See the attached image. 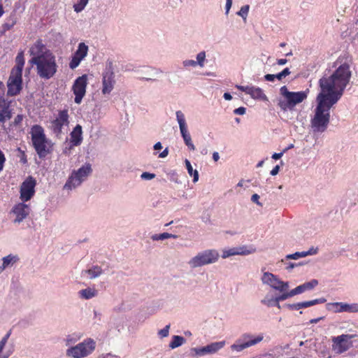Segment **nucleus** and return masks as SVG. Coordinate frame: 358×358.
I'll list each match as a JSON object with an SVG mask.
<instances>
[{"instance_id": "1", "label": "nucleus", "mask_w": 358, "mask_h": 358, "mask_svg": "<svg viewBox=\"0 0 358 358\" xmlns=\"http://www.w3.org/2000/svg\"><path fill=\"white\" fill-rule=\"evenodd\" d=\"M351 71L349 64H341L331 75H324L319 80L320 92L317 96V106L311 120L313 132H324L329 123L330 109L343 94L350 82Z\"/></svg>"}, {"instance_id": "2", "label": "nucleus", "mask_w": 358, "mask_h": 358, "mask_svg": "<svg viewBox=\"0 0 358 358\" xmlns=\"http://www.w3.org/2000/svg\"><path fill=\"white\" fill-rule=\"evenodd\" d=\"M33 146L39 158L43 159L51 152V142L46 138L43 128L38 124L31 129Z\"/></svg>"}, {"instance_id": "3", "label": "nucleus", "mask_w": 358, "mask_h": 358, "mask_svg": "<svg viewBox=\"0 0 358 358\" xmlns=\"http://www.w3.org/2000/svg\"><path fill=\"white\" fill-rule=\"evenodd\" d=\"M280 93L283 99L279 100L278 105L283 111L293 110L296 105L303 102L307 98L305 92H289L286 86L280 87Z\"/></svg>"}, {"instance_id": "4", "label": "nucleus", "mask_w": 358, "mask_h": 358, "mask_svg": "<svg viewBox=\"0 0 358 358\" xmlns=\"http://www.w3.org/2000/svg\"><path fill=\"white\" fill-rule=\"evenodd\" d=\"M32 64L36 65L37 74L43 79L52 78L57 71L55 56L52 54L45 55L43 58L36 60Z\"/></svg>"}, {"instance_id": "5", "label": "nucleus", "mask_w": 358, "mask_h": 358, "mask_svg": "<svg viewBox=\"0 0 358 358\" xmlns=\"http://www.w3.org/2000/svg\"><path fill=\"white\" fill-rule=\"evenodd\" d=\"M92 169L90 164H85L78 170H73L69 176L63 189L71 191L79 187L92 174Z\"/></svg>"}, {"instance_id": "6", "label": "nucleus", "mask_w": 358, "mask_h": 358, "mask_svg": "<svg viewBox=\"0 0 358 358\" xmlns=\"http://www.w3.org/2000/svg\"><path fill=\"white\" fill-rule=\"evenodd\" d=\"M96 341L87 338L77 345L69 348L66 351V355L71 358H85L92 354L96 348Z\"/></svg>"}, {"instance_id": "7", "label": "nucleus", "mask_w": 358, "mask_h": 358, "mask_svg": "<svg viewBox=\"0 0 358 358\" xmlns=\"http://www.w3.org/2000/svg\"><path fill=\"white\" fill-rule=\"evenodd\" d=\"M220 255L217 250L214 249L206 250L198 252L187 262L192 269L206 265L212 264L217 262Z\"/></svg>"}, {"instance_id": "8", "label": "nucleus", "mask_w": 358, "mask_h": 358, "mask_svg": "<svg viewBox=\"0 0 358 358\" xmlns=\"http://www.w3.org/2000/svg\"><path fill=\"white\" fill-rule=\"evenodd\" d=\"M69 118L68 110L65 109L59 110L57 117L50 122V129L57 138H61L64 127L69 124Z\"/></svg>"}, {"instance_id": "9", "label": "nucleus", "mask_w": 358, "mask_h": 358, "mask_svg": "<svg viewBox=\"0 0 358 358\" xmlns=\"http://www.w3.org/2000/svg\"><path fill=\"white\" fill-rule=\"evenodd\" d=\"M176 115L184 143L190 150L194 151L196 150V147L192 143L191 135L188 131L184 113L181 110H178L176 113Z\"/></svg>"}, {"instance_id": "10", "label": "nucleus", "mask_w": 358, "mask_h": 358, "mask_svg": "<svg viewBox=\"0 0 358 358\" xmlns=\"http://www.w3.org/2000/svg\"><path fill=\"white\" fill-rule=\"evenodd\" d=\"M88 76L84 74L76 79L72 86V91L75 95L74 101L77 104L82 102L83 98L86 93Z\"/></svg>"}, {"instance_id": "11", "label": "nucleus", "mask_w": 358, "mask_h": 358, "mask_svg": "<svg viewBox=\"0 0 358 358\" xmlns=\"http://www.w3.org/2000/svg\"><path fill=\"white\" fill-rule=\"evenodd\" d=\"M262 282L276 291H283L287 286V281L281 280L270 272H264L261 278Z\"/></svg>"}, {"instance_id": "12", "label": "nucleus", "mask_w": 358, "mask_h": 358, "mask_svg": "<svg viewBox=\"0 0 358 358\" xmlns=\"http://www.w3.org/2000/svg\"><path fill=\"white\" fill-rule=\"evenodd\" d=\"M22 73H21L11 71L7 83L8 95L15 96L20 92L22 84Z\"/></svg>"}, {"instance_id": "13", "label": "nucleus", "mask_w": 358, "mask_h": 358, "mask_svg": "<svg viewBox=\"0 0 358 358\" xmlns=\"http://www.w3.org/2000/svg\"><path fill=\"white\" fill-rule=\"evenodd\" d=\"M115 84V73L113 72L111 63L106 66L103 73L102 78V93L103 94H110L114 88Z\"/></svg>"}, {"instance_id": "14", "label": "nucleus", "mask_w": 358, "mask_h": 358, "mask_svg": "<svg viewBox=\"0 0 358 358\" xmlns=\"http://www.w3.org/2000/svg\"><path fill=\"white\" fill-rule=\"evenodd\" d=\"M354 335L342 334L341 336L334 337L332 338L333 350L337 354H341L347 351L350 347V344L348 341L350 339L354 338Z\"/></svg>"}, {"instance_id": "15", "label": "nucleus", "mask_w": 358, "mask_h": 358, "mask_svg": "<svg viewBox=\"0 0 358 358\" xmlns=\"http://www.w3.org/2000/svg\"><path fill=\"white\" fill-rule=\"evenodd\" d=\"M36 180L31 177H28L20 186V199L22 201L30 200L35 193L34 187Z\"/></svg>"}, {"instance_id": "16", "label": "nucleus", "mask_w": 358, "mask_h": 358, "mask_svg": "<svg viewBox=\"0 0 358 358\" xmlns=\"http://www.w3.org/2000/svg\"><path fill=\"white\" fill-rule=\"evenodd\" d=\"M29 213L30 208L28 205L24 203H19L13 206L10 211V215L15 216L13 222L15 224H20L29 215Z\"/></svg>"}, {"instance_id": "17", "label": "nucleus", "mask_w": 358, "mask_h": 358, "mask_svg": "<svg viewBox=\"0 0 358 358\" xmlns=\"http://www.w3.org/2000/svg\"><path fill=\"white\" fill-rule=\"evenodd\" d=\"M30 55L32 57L30 63H34L39 58H43L45 55L52 53L47 50L45 45L40 41H37L29 49Z\"/></svg>"}, {"instance_id": "18", "label": "nucleus", "mask_w": 358, "mask_h": 358, "mask_svg": "<svg viewBox=\"0 0 358 358\" xmlns=\"http://www.w3.org/2000/svg\"><path fill=\"white\" fill-rule=\"evenodd\" d=\"M225 345L224 341L214 342L200 348H194L196 355L203 356L208 354H214L222 349Z\"/></svg>"}, {"instance_id": "19", "label": "nucleus", "mask_w": 358, "mask_h": 358, "mask_svg": "<svg viewBox=\"0 0 358 358\" xmlns=\"http://www.w3.org/2000/svg\"><path fill=\"white\" fill-rule=\"evenodd\" d=\"M326 301L324 298L316 299L307 301H302L296 303H286L284 307L291 310H299L302 308H306L317 304L323 303Z\"/></svg>"}, {"instance_id": "20", "label": "nucleus", "mask_w": 358, "mask_h": 358, "mask_svg": "<svg viewBox=\"0 0 358 358\" xmlns=\"http://www.w3.org/2000/svg\"><path fill=\"white\" fill-rule=\"evenodd\" d=\"M264 338L263 334H259L257 336L255 337V340L247 341V342H242L238 338L235 343L231 345V349L232 351H235L237 352H241L243 350L251 347L252 345H255L259 343H260Z\"/></svg>"}, {"instance_id": "21", "label": "nucleus", "mask_w": 358, "mask_h": 358, "mask_svg": "<svg viewBox=\"0 0 358 358\" xmlns=\"http://www.w3.org/2000/svg\"><path fill=\"white\" fill-rule=\"evenodd\" d=\"M11 334L12 329H9L0 341V358H8L13 352L11 349L3 350Z\"/></svg>"}, {"instance_id": "22", "label": "nucleus", "mask_w": 358, "mask_h": 358, "mask_svg": "<svg viewBox=\"0 0 358 358\" xmlns=\"http://www.w3.org/2000/svg\"><path fill=\"white\" fill-rule=\"evenodd\" d=\"M318 285V280L315 279H313L309 282H306L302 285H300L293 289L294 294L297 295L305 292L306 291H309L313 289Z\"/></svg>"}, {"instance_id": "23", "label": "nucleus", "mask_w": 358, "mask_h": 358, "mask_svg": "<svg viewBox=\"0 0 358 358\" xmlns=\"http://www.w3.org/2000/svg\"><path fill=\"white\" fill-rule=\"evenodd\" d=\"M83 130L80 124H77L71 133V143L74 146L79 145L83 141Z\"/></svg>"}, {"instance_id": "24", "label": "nucleus", "mask_w": 358, "mask_h": 358, "mask_svg": "<svg viewBox=\"0 0 358 358\" xmlns=\"http://www.w3.org/2000/svg\"><path fill=\"white\" fill-rule=\"evenodd\" d=\"M19 260L17 255H8L2 258V264L0 266V273L6 268L13 266Z\"/></svg>"}, {"instance_id": "25", "label": "nucleus", "mask_w": 358, "mask_h": 358, "mask_svg": "<svg viewBox=\"0 0 358 358\" xmlns=\"http://www.w3.org/2000/svg\"><path fill=\"white\" fill-rule=\"evenodd\" d=\"M249 95L254 99H259L262 101H268V98L264 93L263 90L257 87L251 86Z\"/></svg>"}, {"instance_id": "26", "label": "nucleus", "mask_w": 358, "mask_h": 358, "mask_svg": "<svg viewBox=\"0 0 358 358\" xmlns=\"http://www.w3.org/2000/svg\"><path fill=\"white\" fill-rule=\"evenodd\" d=\"M79 296L83 299H91L96 297L98 294V291L94 288L87 287L79 291Z\"/></svg>"}, {"instance_id": "27", "label": "nucleus", "mask_w": 358, "mask_h": 358, "mask_svg": "<svg viewBox=\"0 0 358 358\" xmlns=\"http://www.w3.org/2000/svg\"><path fill=\"white\" fill-rule=\"evenodd\" d=\"M24 65V52H18L15 58V66L13 68L12 71L22 73V69Z\"/></svg>"}, {"instance_id": "28", "label": "nucleus", "mask_w": 358, "mask_h": 358, "mask_svg": "<svg viewBox=\"0 0 358 358\" xmlns=\"http://www.w3.org/2000/svg\"><path fill=\"white\" fill-rule=\"evenodd\" d=\"M289 283L287 282V286L283 291H278L280 294L276 296V300L283 301L295 296L294 290H289Z\"/></svg>"}, {"instance_id": "29", "label": "nucleus", "mask_w": 358, "mask_h": 358, "mask_svg": "<svg viewBox=\"0 0 358 358\" xmlns=\"http://www.w3.org/2000/svg\"><path fill=\"white\" fill-rule=\"evenodd\" d=\"M87 52L88 46L84 43H80L73 55L83 60L87 56Z\"/></svg>"}, {"instance_id": "30", "label": "nucleus", "mask_w": 358, "mask_h": 358, "mask_svg": "<svg viewBox=\"0 0 358 358\" xmlns=\"http://www.w3.org/2000/svg\"><path fill=\"white\" fill-rule=\"evenodd\" d=\"M237 255H248L256 252V248L252 245H242L236 247Z\"/></svg>"}, {"instance_id": "31", "label": "nucleus", "mask_w": 358, "mask_h": 358, "mask_svg": "<svg viewBox=\"0 0 358 358\" xmlns=\"http://www.w3.org/2000/svg\"><path fill=\"white\" fill-rule=\"evenodd\" d=\"M185 339L180 336H173L172 337V340L169 343V348L171 349H175L181 346L183 343H185Z\"/></svg>"}, {"instance_id": "32", "label": "nucleus", "mask_w": 358, "mask_h": 358, "mask_svg": "<svg viewBox=\"0 0 358 358\" xmlns=\"http://www.w3.org/2000/svg\"><path fill=\"white\" fill-rule=\"evenodd\" d=\"M83 272L88 273L90 279H94L100 276L102 274L103 271L101 267L96 266L90 269L85 270Z\"/></svg>"}, {"instance_id": "33", "label": "nucleus", "mask_w": 358, "mask_h": 358, "mask_svg": "<svg viewBox=\"0 0 358 358\" xmlns=\"http://www.w3.org/2000/svg\"><path fill=\"white\" fill-rule=\"evenodd\" d=\"M185 164L189 176H193V182H196L199 180V172L196 170H194L190 162L188 159L185 160Z\"/></svg>"}, {"instance_id": "34", "label": "nucleus", "mask_w": 358, "mask_h": 358, "mask_svg": "<svg viewBox=\"0 0 358 358\" xmlns=\"http://www.w3.org/2000/svg\"><path fill=\"white\" fill-rule=\"evenodd\" d=\"M339 306V304L338 305ZM341 310L343 312L347 313H358V303H343V305H340Z\"/></svg>"}, {"instance_id": "35", "label": "nucleus", "mask_w": 358, "mask_h": 358, "mask_svg": "<svg viewBox=\"0 0 358 358\" xmlns=\"http://www.w3.org/2000/svg\"><path fill=\"white\" fill-rule=\"evenodd\" d=\"M170 238H177L178 236L167 232H164L159 234H154L151 236L152 241H163Z\"/></svg>"}, {"instance_id": "36", "label": "nucleus", "mask_w": 358, "mask_h": 358, "mask_svg": "<svg viewBox=\"0 0 358 358\" xmlns=\"http://www.w3.org/2000/svg\"><path fill=\"white\" fill-rule=\"evenodd\" d=\"M275 301H277L276 300V296H273L270 293H268L264 299L261 300V303L267 307H272L273 306V303Z\"/></svg>"}, {"instance_id": "37", "label": "nucleus", "mask_w": 358, "mask_h": 358, "mask_svg": "<svg viewBox=\"0 0 358 358\" xmlns=\"http://www.w3.org/2000/svg\"><path fill=\"white\" fill-rule=\"evenodd\" d=\"M196 60L195 61L196 66H199L203 68L205 66V62L206 60V53L205 51L199 52L196 56Z\"/></svg>"}, {"instance_id": "38", "label": "nucleus", "mask_w": 358, "mask_h": 358, "mask_svg": "<svg viewBox=\"0 0 358 358\" xmlns=\"http://www.w3.org/2000/svg\"><path fill=\"white\" fill-rule=\"evenodd\" d=\"M343 305V303L342 302H334V303H329L327 304V309L329 310H331L334 313H342L343 310H341L340 309L341 306L338 305Z\"/></svg>"}, {"instance_id": "39", "label": "nucleus", "mask_w": 358, "mask_h": 358, "mask_svg": "<svg viewBox=\"0 0 358 358\" xmlns=\"http://www.w3.org/2000/svg\"><path fill=\"white\" fill-rule=\"evenodd\" d=\"M16 23L14 17H9L6 22L2 25V29L3 32L10 30Z\"/></svg>"}, {"instance_id": "40", "label": "nucleus", "mask_w": 358, "mask_h": 358, "mask_svg": "<svg viewBox=\"0 0 358 358\" xmlns=\"http://www.w3.org/2000/svg\"><path fill=\"white\" fill-rule=\"evenodd\" d=\"M88 3V0H78L76 3L74 4L73 8L76 13L81 12Z\"/></svg>"}, {"instance_id": "41", "label": "nucleus", "mask_w": 358, "mask_h": 358, "mask_svg": "<svg viewBox=\"0 0 358 358\" xmlns=\"http://www.w3.org/2000/svg\"><path fill=\"white\" fill-rule=\"evenodd\" d=\"M237 255L236 247L229 249H225L222 251V257L227 259L231 256Z\"/></svg>"}, {"instance_id": "42", "label": "nucleus", "mask_w": 358, "mask_h": 358, "mask_svg": "<svg viewBox=\"0 0 358 358\" xmlns=\"http://www.w3.org/2000/svg\"><path fill=\"white\" fill-rule=\"evenodd\" d=\"M249 5L242 6L240 10L237 12V15L241 16L243 19V20H245L249 12Z\"/></svg>"}, {"instance_id": "43", "label": "nucleus", "mask_w": 358, "mask_h": 358, "mask_svg": "<svg viewBox=\"0 0 358 358\" xmlns=\"http://www.w3.org/2000/svg\"><path fill=\"white\" fill-rule=\"evenodd\" d=\"M93 314H94V317H93L94 322L95 324H100V323L102 321V313L100 311L94 309L93 310Z\"/></svg>"}, {"instance_id": "44", "label": "nucleus", "mask_w": 358, "mask_h": 358, "mask_svg": "<svg viewBox=\"0 0 358 358\" xmlns=\"http://www.w3.org/2000/svg\"><path fill=\"white\" fill-rule=\"evenodd\" d=\"M170 324H167L165 326V327L158 331V336L161 338H166L169 334V329H170Z\"/></svg>"}, {"instance_id": "45", "label": "nucleus", "mask_w": 358, "mask_h": 358, "mask_svg": "<svg viewBox=\"0 0 358 358\" xmlns=\"http://www.w3.org/2000/svg\"><path fill=\"white\" fill-rule=\"evenodd\" d=\"M81 61H82L81 59H80L79 58H78L73 55L72 57V59H71L70 63H69V67L71 69H76L77 66H79Z\"/></svg>"}, {"instance_id": "46", "label": "nucleus", "mask_w": 358, "mask_h": 358, "mask_svg": "<svg viewBox=\"0 0 358 358\" xmlns=\"http://www.w3.org/2000/svg\"><path fill=\"white\" fill-rule=\"evenodd\" d=\"M290 73H291V72H290L289 68H285L280 73L275 74L276 75L275 77L278 80H281L282 78L289 76Z\"/></svg>"}, {"instance_id": "47", "label": "nucleus", "mask_w": 358, "mask_h": 358, "mask_svg": "<svg viewBox=\"0 0 358 358\" xmlns=\"http://www.w3.org/2000/svg\"><path fill=\"white\" fill-rule=\"evenodd\" d=\"M239 339L242 342H247L255 340V337L250 334H243Z\"/></svg>"}, {"instance_id": "48", "label": "nucleus", "mask_w": 358, "mask_h": 358, "mask_svg": "<svg viewBox=\"0 0 358 358\" xmlns=\"http://www.w3.org/2000/svg\"><path fill=\"white\" fill-rule=\"evenodd\" d=\"M182 65L184 67H196V64L194 60L192 59H186L182 62Z\"/></svg>"}, {"instance_id": "49", "label": "nucleus", "mask_w": 358, "mask_h": 358, "mask_svg": "<svg viewBox=\"0 0 358 358\" xmlns=\"http://www.w3.org/2000/svg\"><path fill=\"white\" fill-rule=\"evenodd\" d=\"M141 177L143 180H152L155 177V174L148 172H143Z\"/></svg>"}, {"instance_id": "50", "label": "nucleus", "mask_w": 358, "mask_h": 358, "mask_svg": "<svg viewBox=\"0 0 358 358\" xmlns=\"http://www.w3.org/2000/svg\"><path fill=\"white\" fill-rule=\"evenodd\" d=\"M299 258H301L299 252H296L294 254H290L285 256L286 259H298Z\"/></svg>"}, {"instance_id": "51", "label": "nucleus", "mask_w": 358, "mask_h": 358, "mask_svg": "<svg viewBox=\"0 0 358 358\" xmlns=\"http://www.w3.org/2000/svg\"><path fill=\"white\" fill-rule=\"evenodd\" d=\"M259 196L257 194H254L251 196V201L255 203L259 206H262V203L259 201Z\"/></svg>"}, {"instance_id": "52", "label": "nucleus", "mask_w": 358, "mask_h": 358, "mask_svg": "<svg viewBox=\"0 0 358 358\" xmlns=\"http://www.w3.org/2000/svg\"><path fill=\"white\" fill-rule=\"evenodd\" d=\"M236 87L242 91L245 92L247 94H249L250 91L251 90V86H242V85H236Z\"/></svg>"}, {"instance_id": "53", "label": "nucleus", "mask_w": 358, "mask_h": 358, "mask_svg": "<svg viewBox=\"0 0 358 358\" xmlns=\"http://www.w3.org/2000/svg\"><path fill=\"white\" fill-rule=\"evenodd\" d=\"M246 108L245 107H239L234 110V113L236 115H243L245 113Z\"/></svg>"}, {"instance_id": "54", "label": "nucleus", "mask_w": 358, "mask_h": 358, "mask_svg": "<svg viewBox=\"0 0 358 358\" xmlns=\"http://www.w3.org/2000/svg\"><path fill=\"white\" fill-rule=\"evenodd\" d=\"M233 0H226L225 14L227 15L232 6Z\"/></svg>"}, {"instance_id": "55", "label": "nucleus", "mask_w": 358, "mask_h": 358, "mask_svg": "<svg viewBox=\"0 0 358 358\" xmlns=\"http://www.w3.org/2000/svg\"><path fill=\"white\" fill-rule=\"evenodd\" d=\"M6 161L3 152L0 150V172L3 170V164Z\"/></svg>"}, {"instance_id": "56", "label": "nucleus", "mask_w": 358, "mask_h": 358, "mask_svg": "<svg viewBox=\"0 0 358 358\" xmlns=\"http://www.w3.org/2000/svg\"><path fill=\"white\" fill-rule=\"evenodd\" d=\"M286 264V269L289 271H292L294 268L299 266V264L293 262H288Z\"/></svg>"}, {"instance_id": "57", "label": "nucleus", "mask_w": 358, "mask_h": 358, "mask_svg": "<svg viewBox=\"0 0 358 358\" xmlns=\"http://www.w3.org/2000/svg\"><path fill=\"white\" fill-rule=\"evenodd\" d=\"M275 76V74H266L264 76V78L266 81L272 82L275 80V78H276Z\"/></svg>"}, {"instance_id": "58", "label": "nucleus", "mask_w": 358, "mask_h": 358, "mask_svg": "<svg viewBox=\"0 0 358 358\" xmlns=\"http://www.w3.org/2000/svg\"><path fill=\"white\" fill-rule=\"evenodd\" d=\"M280 171V166L276 165L271 171V176H276Z\"/></svg>"}, {"instance_id": "59", "label": "nucleus", "mask_w": 358, "mask_h": 358, "mask_svg": "<svg viewBox=\"0 0 358 358\" xmlns=\"http://www.w3.org/2000/svg\"><path fill=\"white\" fill-rule=\"evenodd\" d=\"M284 153H285V152H284L283 151H282V152H279V153H274V154H273V155H272V158H273V159H275V160H276V159H280V158H281V157H282V156L283 155V154H284Z\"/></svg>"}, {"instance_id": "60", "label": "nucleus", "mask_w": 358, "mask_h": 358, "mask_svg": "<svg viewBox=\"0 0 358 358\" xmlns=\"http://www.w3.org/2000/svg\"><path fill=\"white\" fill-rule=\"evenodd\" d=\"M169 155V150L168 148H166V149H164L159 155V157H161V158H164L166 157L167 155Z\"/></svg>"}, {"instance_id": "61", "label": "nucleus", "mask_w": 358, "mask_h": 358, "mask_svg": "<svg viewBox=\"0 0 358 358\" xmlns=\"http://www.w3.org/2000/svg\"><path fill=\"white\" fill-rule=\"evenodd\" d=\"M308 255H315L317 253V248H315L313 247L310 248L308 250Z\"/></svg>"}, {"instance_id": "62", "label": "nucleus", "mask_w": 358, "mask_h": 358, "mask_svg": "<svg viewBox=\"0 0 358 358\" xmlns=\"http://www.w3.org/2000/svg\"><path fill=\"white\" fill-rule=\"evenodd\" d=\"M171 180L176 183H180V182L178 180V176L176 173H173L171 176Z\"/></svg>"}, {"instance_id": "63", "label": "nucleus", "mask_w": 358, "mask_h": 358, "mask_svg": "<svg viewBox=\"0 0 358 358\" xmlns=\"http://www.w3.org/2000/svg\"><path fill=\"white\" fill-rule=\"evenodd\" d=\"M323 319H324V317H318V318L312 319V320H310L309 323L310 324H316V323H317L318 322H320V320H322Z\"/></svg>"}, {"instance_id": "64", "label": "nucleus", "mask_w": 358, "mask_h": 358, "mask_svg": "<svg viewBox=\"0 0 358 358\" xmlns=\"http://www.w3.org/2000/svg\"><path fill=\"white\" fill-rule=\"evenodd\" d=\"M153 148L155 150H161L162 148V143L160 142H157L154 145Z\"/></svg>"}]
</instances>
